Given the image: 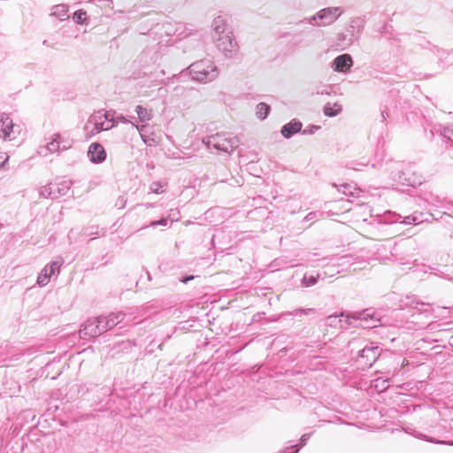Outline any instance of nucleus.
Returning <instances> with one entry per match:
<instances>
[{
  "label": "nucleus",
  "mask_w": 453,
  "mask_h": 453,
  "mask_svg": "<svg viewBox=\"0 0 453 453\" xmlns=\"http://www.w3.org/2000/svg\"><path fill=\"white\" fill-rule=\"evenodd\" d=\"M188 69L192 79L200 82L206 83L212 81L219 75L216 65L210 60L195 62L190 65Z\"/></svg>",
  "instance_id": "obj_1"
},
{
  "label": "nucleus",
  "mask_w": 453,
  "mask_h": 453,
  "mask_svg": "<svg viewBox=\"0 0 453 453\" xmlns=\"http://www.w3.org/2000/svg\"><path fill=\"white\" fill-rule=\"evenodd\" d=\"M202 142L207 149L214 148L215 150L226 153H232L238 146L239 140L237 137H228L222 134H216L202 140Z\"/></svg>",
  "instance_id": "obj_2"
},
{
  "label": "nucleus",
  "mask_w": 453,
  "mask_h": 453,
  "mask_svg": "<svg viewBox=\"0 0 453 453\" xmlns=\"http://www.w3.org/2000/svg\"><path fill=\"white\" fill-rule=\"evenodd\" d=\"M342 12L343 10L339 6L326 7L311 16L308 23L316 27L330 26L340 18Z\"/></svg>",
  "instance_id": "obj_3"
},
{
  "label": "nucleus",
  "mask_w": 453,
  "mask_h": 453,
  "mask_svg": "<svg viewBox=\"0 0 453 453\" xmlns=\"http://www.w3.org/2000/svg\"><path fill=\"white\" fill-rule=\"evenodd\" d=\"M114 127L112 119H109L108 113L98 112L89 118L85 131L88 137H92L102 131L110 130Z\"/></svg>",
  "instance_id": "obj_4"
},
{
  "label": "nucleus",
  "mask_w": 453,
  "mask_h": 453,
  "mask_svg": "<svg viewBox=\"0 0 453 453\" xmlns=\"http://www.w3.org/2000/svg\"><path fill=\"white\" fill-rule=\"evenodd\" d=\"M218 50L226 58H234L237 56L239 46L236 42L232 31H228L226 35L219 37L213 41Z\"/></svg>",
  "instance_id": "obj_5"
},
{
  "label": "nucleus",
  "mask_w": 453,
  "mask_h": 453,
  "mask_svg": "<svg viewBox=\"0 0 453 453\" xmlns=\"http://www.w3.org/2000/svg\"><path fill=\"white\" fill-rule=\"evenodd\" d=\"M105 332V326L101 323L100 317L88 319L80 330L82 339L94 338Z\"/></svg>",
  "instance_id": "obj_6"
},
{
  "label": "nucleus",
  "mask_w": 453,
  "mask_h": 453,
  "mask_svg": "<svg viewBox=\"0 0 453 453\" xmlns=\"http://www.w3.org/2000/svg\"><path fill=\"white\" fill-rule=\"evenodd\" d=\"M63 263V258L59 257L56 260L46 265L37 277V284L40 287L46 286L53 275H58L59 273L60 267L62 266Z\"/></svg>",
  "instance_id": "obj_7"
},
{
  "label": "nucleus",
  "mask_w": 453,
  "mask_h": 453,
  "mask_svg": "<svg viewBox=\"0 0 453 453\" xmlns=\"http://www.w3.org/2000/svg\"><path fill=\"white\" fill-rule=\"evenodd\" d=\"M19 127H15L12 119L6 114H0V138L13 141L19 134Z\"/></svg>",
  "instance_id": "obj_8"
},
{
  "label": "nucleus",
  "mask_w": 453,
  "mask_h": 453,
  "mask_svg": "<svg viewBox=\"0 0 453 453\" xmlns=\"http://www.w3.org/2000/svg\"><path fill=\"white\" fill-rule=\"evenodd\" d=\"M380 354L378 346H365L358 357V362L364 367H371Z\"/></svg>",
  "instance_id": "obj_9"
},
{
  "label": "nucleus",
  "mask_w": 453,
  "mask_h": 453,
  "mask_svg": "<svg viewBox=\"0 0 453 453\" xmlns=\"http://www.w3.org/2000/svg\"><path fill=\"white\" fill-rule=\"evenodd\" d=\"M72 145V142L60 134H54L50 141L47 142L45 149L50 152L55 153L59 151L60 150H67Z\"/></svg>",
  "instance_id": "obj_10"
},
{
  "label": "nucleus",
  "mask_w": 453,
  "mask_h": 453,
  "mask_svg": "<svg viewBox=\"0 0 453 453\" xmlns=\"http://www.w3.org/2000/svg\"><path fill=\"white\" fill-rule=\"evenodd\" d=\"M211 30L213 41L226 35L229 31L227 29L226 18L224 15L216 16L211 21Z\"/></svg>",
  "instance_id": "obj_11"
},
{
  "label": "nucleus",
  "mask_w": 453,
  "mask_h": 453,
  "mask_svg": "<svg viewBox=\"0 0 453 453\" xmlns=\"http://www.w3.org/2000/svg\"><path fill=\"white\" fill-rule=\"evenodd\" d=\"M88 157L92 163L100 164L105 160L106 151L102 144L93 142L88 147Z\"/></svg>",
  "instance_id": "obj_12"
},
{
  "label": "nucleus",
  "mask_w": 453,
  "mask_h": 453,
  "mask_svg": "<svg viewBox=\"0 0 453 453\" xmlns=\"http://www.w3.org/2000/svg\"><path fill=\"white\" fill-rule=\"evenodd\" d=\"M353 65V60L350 55L342 54L336 57L333 63L332 67L334 71L338 73H346L348 72Z\"/></svg>",
  "instance_id": "obj_13"
},
{
  "label": "nucleus",
  "mask_w": 453,
  "mask_h": 453,
  "mask_svg": "<svg viewBox=\"0 0 453 453\" xmlns=\"http://www.w3.org/2000/svg\"><path fill=\"white\" fill-rule=\"evenodd\" d=\"M351 318L357 320H360V325L364 327L376 326L377 319H373V314L369 310L355 312L351 315Z\"/></svg>",
  "instance_id": "obj_14"
},
{
  "label": "nucleus",
  "mask_w": 453,
  "mask_h": 453,
  "mask_svg": "<svg viewBox=\"0 0 453 453\" xmlns=\"http://www.w3.org/2000/svg\"><path fill=\"white\" fill-rule=\"evenodd\" d=\"M69 7L67 4H59L51 7L50 16L64 21L69 19Z\"/></svg>",
  "instance_id": "obj_15"
},
{
  "label": "nucleus",
  "mask_w": 453,
  "mask_h": 453,
  "mask_svg": "<svg viewBox=\"0 0 453 453\" xmlns=\"http://www.w3.org/2000/svg\"><path fill=\"white\" fill-rule=\"evenodd\" d=\"M124 316L125 315L122 312L111 313L109 316L100 317L101 323L104 325L105 331H107L121 322L124 319Z\"/></svg>",
  "instance_id": "obj_16"
},
{
  "label": "nucleus",
  "mask_w": 453,
  "mask_h": 453,
  "mask_svg": "<svg viewBox=\"0 0 453 453\" xmlns=\"http://www.w3.org/2000/svg\"><path fill=\"white\" fill-rule=\"evenodd\" d=\"M301 128L302 123L298 120L293 119L281 127L280 133L285 138H290L295 134L300 132Z\"/></svg>",
  "instance_id": "obj_17"
},
{
  "label": "nucleus",
  "mask_w": 453,
  "mask_h": 453,
  "mask_svg": "<svg viewBox=\"0 0 453 453\" xmlns=\"http://www.w3.org/2000/svg\"><path fill=\"white\" fill-rule=\"evenodd\" d=\"M342 108L340 104L327 103L325 104L323 111L326 116L335 117L342 111Z\"/></svg>",
  "instance_id": "obj_18"
},
{
  "label": "nucleus",
  "mask_w": 453,
  "mask_h": 453,
  "mask_svg": "<svg viewBox=\"0 0 453 453\" xmlns=\"http://www.w3.org/2000/svg\"><path fill=\"white\" fill-rule=\"evenodd\" d=\"M334 187L338 188V191L349 196L358 197L359 193L361 192L360 189L357 188L356 187L350 184H342L340 186L334 185Z\"/></svg>",
  "instance_id": "obj_19"
},
{
  "label": "nucleus",
  "mask_w": 453,
  "mask_h": 453,
  "mask_svg": "<svg viewBox=\"0 0 453 453\" xmlns=\"http://www.w3.org/2000/svg\"><path fill=\"white\" fill-rule=\"evenodd\" d=\"M135 111L138 115L140 121H149L152 119L153 115L150 110H148L142 105H137L135 108Z\"/></svg>",
  "instance_id": "obj_20"
},
{
  "label": "nucleus",
  "mask_w": 453,
  "mask_h": 453,
  "mask_svg": "<svg viewBox=\"0 0 453 453\" xmlns=\"http://www.w3.org/2000/svg\"><path fill=\"white\" fill-rule=\"evenodd\" d=\"M40 196L43 198H56L57 194L55 190V186L46 185L41 188Z\"/></svg>",
  "instance_id": "obj_21"
},
{
  "label": "nucleus",
  "mask_w": 453,
  "mask_h": 453,
  "mask_svg": "<svg viewBox=\"0 0 453 453\" xmlns=\"http://www.w3.org/2000/svg\"><path fill=\"white\" fill-rule=\"evenodd\" d=\"M270 111V106L265 103H259L256 107V115L260 119H265Z\"/></svg>",
  "instance_id": "obj_22"
},
{
  "label": "nucleus",
  "mask_w": 453,
  "mask_h": 453,
  "mask_svg": "<svg viewBox=\"0 0 453 453\" xmlns=\"http://www.w3.org/2000/svg\"><path fill=\"white\" fill-rule=\"evenodd\" d=\"M71 183L69 181H62L61 183H58L57 187H55L57 197L58 196H65L69 191Z\"/></svg>",
  "instance_id": "obj_23"
},
{
  "label": "nucleus",
  "mask_w": 453,
  "mask_h": 453,
  "mask_svg": "<svg viewBox=\"0 0 453 453\" xmlns=\"http://www.w3.org/2000/svg\"><path fill=\"white\" fill-rule=\"evenodd\" d=\"M378 392H383L389 386L388 380L376 379L372 381V385Z\"/></svg>",
  "instance_id": "obj_24"
},
{
  "label": "nucleus",
  "mask_w": 453,
  "mask_h": 453,
  "mask_svg": "<svg viewBox=\"0 0 453 453\" xmlns=\"http://www.w3.org/2000/svg\"><path fill=\"white\" fill-rule=\"evenodd\" d=\"M73 19L75 23L83 25L87 22V12L83 10H78L73 13Z\"/></svg>",
  "instance_id": "obj_25"
},
{
  "label": "nucleus",
  "mask_w": 453,
  "mask_h": 453,
  "mask_svg": "<svg viewBox=\"0 0 453 453\" xmlns=\"http://www.w3.org/2000/svg\"><path fill=\"white\" fill-rule=\"evenodd\" d=\"M150 190L155 194H163L165 190V184L160 181L152 182L150 185Z\"/></svg>",
  "instance_id": "obj_26"
},
{
  "label": "nucleus",
  "mask_w": 453,
  "mask_h": 453,
  "mask_svg": "<svg viewBox=\"0 0 453 453\" xmlns=\"http://www.w3.org/2000/svg\"><path fill=\"white\" fill-rule=\"evenodd\" d=\"M317 282V278L314 276H304L303 279V284L306 287L313 286Z\"/></svg>",
  "instance_id": "obj_27"
},
{
  "label": "nucleus",
  "mask_w": 453,
  "mask_h": 453,
  "mask_svg": "<svg viewBox=\"0 0 453 453\" xmlns=\"http://www.w3.org/2000/svg\"><path fill=\"white\" fill-rule=\"evenodd\" d=\"M441 134L447 139L453 141V127H443Z\"/></svg>",
  "instance_id": "obj_28"
},
{
  "label": "nucleus",
  "mask_w": 453,
  "mask_h": 453,
  "mask_svg": "<svg viewBox=\"0 0 453 453\" xmlns=\"http://www.w3.org/2000/svg\"><path fill=\"white\" fill-rule=\"evenodd\" d=\"M326 320H327V323L329 326H341L342 320L339 319L337 316H329Z\"/></svg>",
  "instance_id": "obj_29"
},
{
  "label": "nucleus",
  "mask_w": 453,
  "mask_h": 453,
  "mask_svg": "<svg viewBox=\"0 0 453 453\" xmlns=\"http://www.w3.org/2000/svg\"><path fill=\"white\" fill-rule=\"evenodd\" d=\"M309 438H310V434H305L302 435V437H301V442H300V446H299V448H297V445H296V446H295V448H296V449L294 452H292V453H296V452L299 450V449H300L301 447H303V445H305L306 441H307ZM291 448H294V446H292Z\"/></svg>",
  "instance_id": "obj_30"
},
{
  "label": "nucleus",
  "mask_w": 453,
  "mask_h": 453,
  "mask_svg": "<svg viewBox=\"0 0 453 453\" xmlns=\"http://www.w3.org/2000/svg\"><path fill=\"white\" fill-rule=\"evenodd\" d=\"M132 125H133V127H134L138 130V132H139V134L141 135V138H142L143 136L146 135L145 134V131H146V128H147L146 125L139 126V125H135L134 123H132Z\"/></svg>",
  "instance_id": "obj_31"
},
{
  "label": "nucleus",
  "mask_w": 453,
  "mask_h": 453,
  "mask_svg": "<svg viewBox=\"0 0 453 453\" xmlns=\"http://www.w3.org/2000/svg\"><path fill=\"white\" fill-rule=\"evenodd\" d=\"M142 141H143V142H144L146 145H148V146H153V145H155V143H156V141H155V139H154V138H152V137H149V136H147V135L143 136V137L142 138Z\"/></svg>",
  "instance_id": "obj_32"
},
{
  "label": "nucleus",
  "mask_w": 453,
  "mask_h": 453,
  "mask_svg": "<svg viewBox=\"0 0 453 453\" xmlns=\"http://www.w3.org/2000/svg\"><path fill=\"white\" fill-rule=\"evenodd\" d=\"M167 222H168V218H165V219H162L158 221H153L150 223V226H166L167 225Z\"/></svg>",
  "instance_id": "obj_33"
},
{
  "label": "nucleus",
  "mask_w": 453,
  "mask_h": 453,
  "mask_svg": "<svg viewBox=\"0 0 453 453\" xmlns=\"http://www.w3.org/2000/svg\"><path fill=\"white\" fill-rule=\"evenodd\" d=\"M9 159V156H7L5 153L0 154V160H3V162L0 164V170L4 169V165L7 163Z\"/></svg>",
  "instance_id": "obj_34"
},
{
  "label": "nucleus",
  "mask_w": 453,
  "mask_h": 453,
  "mask_svg": "<svg viewBox=\"0 0 453 453\" xmlns=\"http://www.w3.org/2000/svg\"><path fill=\"white\" fill-rule=\"evenodd\" d=\"M169 217L172 218V221L178 220L179 219V211L171 210Z\"/></svg>",
  "instance_id": "obj_35"
},
{
  "label": "nucleus",
  "mask_w": 453,
  "mask_h": 453,
  "mask_svg": "<svg viewBox=\"0 0 453 453\" xmlns=\"http://www.w3.org/2000/svg\"><path fill=\"white\" fill-rule=\"evenodd\" d=\"M430 441H433V442H435V443H440V444H447V445H452L453 446V441H434V440H430Z\"/></svg>",
  "instance_id": "obj_36"
},
{
  "label": "nucleus",
  "mask_w": 453,
  "mask_h": 453,
  "mask_svg": "<svg viewBox=\"0 0 453 453\" xmlns=\"http://www.w3.org/2000/svg\"><path fill=\"white\" fill-rule=\"evenodd\" d=\"M311 311H312V310H311V309H308V310H300V312H303V313H305V314H307V313H309V312H311Z\"/></svg>",
  "instance_id": "obj_37"
},
{
  "label": "nucleus",
  "mask_w": 453,
  "mask_h": 453,
  "mask_svg": "<svg viewBox=\"0 0 453 453\" xmlns=\"http://www.w3.org/2000/svg\"><path fill=\"white\" fill-rule=\"evenodd\" d=\"M407 360L406 359H403V362H402V365H404L405 364H407Z\"/></svg>",
  "instance_id": "obj_38"
},
{
  "label": "nucleus",
  "mask_w": 453,
  "mask_h": 453,
  "mask_svg": "<svg viewBox=\"0 0 453 453\" xmlns=\"http://www.w3.org/2000/svg\"><path fill=\"white\" fill-rule=\"evenodd\" d=\"M40 154H42L43 156H46V153H43L42 150L40 151Z\"/></svg>",
  "instance_id": "obj_39"
},
{
  "label": "nucleus",
  "mask_w": 453,
  "mask_h": 453,
  "mask_svg": "<svg viewBox=\"0 0 453 453\" xmlns=\"http://www.w3.org/2000/svg\"><path fill=\"white\" fill-rule=\"evenodd\" d=\"M189 279H193V276H190L189 278H188L187 280H185L184 281H188Z\"/></svg>",
  "instance_id": "obj_40"
}]
</instances>
